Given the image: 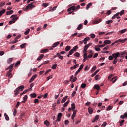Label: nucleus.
<instances>
[{"mask_svg": "<svg viewBox=\"0 0 127 127\" xmlns=\"http://www.w3.org/2000/svg\"><path fill=\"white\" fill-rule=\"evenodd\" d=\"M6 10L5 9H3L2 10H1L0 11V16H1V15H2V14H3V13H4V12H5Z\"/></svg>", "mask_w": 127, "mask_h": 127, "instance_id": "34", "label": "nucleus"}, {"mask_svg": "<svg viewBox=\"0 0 127 127\" xmlns=\"http://www.w3.org/2000/svg\"><path fill=\"white\" fill-rule=\"evenodd\" d=\"M80 7H81L80 5H78L76 7L75 6H73L68 9V11H72V10L77 11L78 10L80 9Z\"/></svg>", "mask_w": 127, "mask_h": 127, "instance_id": "2", "label": "nucleus"}, {"mask_svg": "<svg viewBox=\"0 0 127 127\" xmlns=\"http://www.w3.org/2000/svg\"><path fill=\"white\" fill-rule=\"evenodd\" d=\"M127 29H123L121 30L120 31L121 33L123 34V33H125V32H127Z\"/></svg>", "mask_w": 127, "mask_h": 127, "instance_id": "44", "label": "nucleus"}, {"mask_svg": "<svg viewBox=\"0 0 127 127\" xmlns=\"http://www.w3.org/2000/svg\"><path fill=\"white\" fill-rule=\"evenodd\" d=\"M93 5V3H89L86 6V9H87V10H88V9H89L90 8V7H91V6H92V5Z\"/></svg>", "mask_w": 127, "mask_h": 127, "instance_id": "27", "label": "nucleus"}, {"mask_svg": "<svg viewBox=\"0 0 127 127\" xmlns=\"http://www.w3.org/2000/svg\"><path fill=\"white\" fill-rule=\"evenodd\" d=\"M4 117H5V120H6V121H9V117L8 116L7 114L5 113Z\"/></svg>", "mask_w": 127, "mask_h": 127, "instance_id": "30", "label": "nucleus"}, {"mask_svg": "<svg viewBox=\"0 0 127 127\" xmlns=\"http://www.w3.org/2000/svg\"><path fill=\"white\" fill-rule=\"evenodd\" d=\"M70 81H72V82H76V81H77V77H75L74 78V75H72L71 77H70Z\"/></svg>", "mask_w": 127, "mask_h": 127, "instance_id": "10", "label": "nucleus"}, {"mask_svg": "<svg viewBox=\"0 0 127 127\" xmlns=\"http://www.w3.org/2000/svg\"><path fill=\"white\" fill-rule=\"evenodd\" d=\"M44 57V54H41L38 58H37V60L38 61H39L40 60H41V59H42L43 58V57Z\"/></svg>", "mask_w": 127, "mask_h": 127, "instance_id": "17", "label": "nucleus"}, {"mask_svg": "<svg viewBox=\"0 0 127 127\" xmlns=\"http://www.w3.org/2000/svg\"><path fill=\"white\" fill-rule=\"evenodd\" d=\"M127 40V38H125L124 39H122V43H125Z\"/></svg>", "mask_w": 127, "mask_h": 127, "instance_id": "62", "label": "nucleus"}, {"mask_svg": "<svg viewBox=\"0 0 127 127\" xmlns=\"http://www.w3.org/2000/svg\"><path fill=\"white\" fill-rule=\"evenodd\" d=\"M76 108V106H75V103H72L71 104V110L72 111H75V109Z\"/></svg>", "mask_w": 127, "mask_h": 127, "instance_id": "26", "label": "nucleus"}, {"mask_svg": "<svg viewBox=\"0 0 127 127\" xmlns=\"http://www.w3.org/2000/svg\"><path fill=\"white\" fill-rule=\"evenodd\" d=\"M90 36H91V38H95V37H96V35L94 34H91L90 35Z\"/></svg>", "mask_w": 127, "mask_h": 127, "instance_id": "64", "label": "nucleus"}, {"mask_svg": "<svg viewBox=\"0 0 127 127\" xmlns=\"http://www.w3.org/2000/svg\"><path fill=\"white\" fill-rule=\"evenodd\" d=\"M76 114H77V110H74L73 111V114L71 116V119L72 120H74V119L75 118V117H76Z\"/></svg>", "mask_w": 127, "mask_h": 127, "instance_id": "11", "label": "nucleus"}, {"mask_svg": "<svg viewBox=\"0 0 127 127\" xmlns=\"http://www.w3.org/2000/svg\"><path fill=\"white\" fill-rule=\"evenodd\" d=\"M124 13H125V11H124L123 10H122V11H121L120 12H118L116 14H115L112 17V19H115V18H117V19H120V18H121V17H120L119 16V15H120L121 16H122V15L123 14H124Z\"/></svg>", "mask_w": 127, "mask_h": 127, "instance_id": "1", "label": "nucleus"}, {"mask_svg": "<svg viewBox=\"0 0 127 127\" xmlns=\"http://www.w3.org/2000/svg\"><path fill=\"white\" fill-rule=\"evenodd\" d=\"M69 103H70L69 100H68L64 104V107H66V106H68V104H69Z\"/></svg>", "mask_w": 127, "mask_h": 127, "instance_id": "38", "label": "nucleus"}, {"mask_svg": "<svg viewBox=\"0 0 127 127\" xmlns=\"http://www.w3.org/2000/svg\"><path fill=\"white\" fill-rule=\"evenodd\" d=\"M88 48H89V45H86L84 46L83 51H84V52H87V50H88Z\"/></svg>", "mask_w": 127, "mask_h": 127, "instance_id": "25", "label": "nucleus"}, {"mask_svg": "<svg viewBox=\"0 0 127 127\" xmlns=\"http://www.w3.org/2000/svg\"><path fill=\"white\" fill-rule=\"evenodd\" d=\"M120 54L121 55V57H124L125 55H127V51L121 52Z\"/></svg>", "mask_w": 127, "mask_h": 127, "instance_id": "12", "label": "nucleus"}, {"mask_svg": "<svg viewBox=\"0 0 127 127\" xmlns=\"http://www.w3.org/2000/svg\"><path fill=\"white\" fill-rule=\"evenodd\" d=\"M23 100H24V101H22V103H25V102H26V101L27 100V95H25L23 97Z\"/></svg>", "mask_w": 127, "mask_h": 127, "instance_id": "39", "label": "nucleus"}, {"mask_svg": "<svg viewBox=\"0 0 127 127\" xmlns=\"http://www.w3.org/2000/svg\"><path fill=\"white\" fill-rule=\"evenodd\" d=\"M112 109H113V107H112L111 106H109L107 107L106 111H110V110H112Z\"/></svg>", "mask_w": 127, "mask_h": 127, "instance_id": "53", "label": "nucleus"}, {"mask_svg": "<svg viewBox=\"0 0 127 127\" xmlns=\"http://www.w3.org/2000/svg\"><path fill=\"white\" fill-rule=\"evenodd\" d=\"M58 58H59V59H61V60H62L64 59V57H63V56H61L60 55V53H59Z\"/></svg>", "mask_w": 127, "mask_h": 127, "instance_id": "35", "label": "nucleus"}, {"mask_svg": "<svg viewBox=\"0 0 127 127\" xmlns=\"http://www.w3.org/2000/svg\"><path fill=\"white\" fill-rule=\"evenodd\" d=\"M37 77V75L35 74L30 79L29 83H32L33 81L35 79V78Z\"/></svg>", "mask_w": 127, "mask_h": 127, "instance_id": "9", "label": "nucleus"}, {"mask_svg": "<svg viewBox=\"0 0 127 127\" xmlns=\"http://www.w3.org/2000/svg\"><path fill=\"white\" fill-rule=\"evenodd\" d=\"M34 3V2H33L31 4H29L28 6H26V7L24 9L25 11H27L29 9H32V8H34L35 6L34 5H32Z\"/></svg>", "mask_w": 127, "mask_h": 127, "instance_id": "3", "label": "nucleus"}, {"mask_svg": "<svg viewBox=\"0 0 127 127\" xmlns=\"http://www.w3.org/2000/svg\"><path fill=\"white\" fill-rule=\"evenodd\" d=\"M6 76L9 77V78L10 79L11 78H12V74L9 73V72H7Z\"/></svg>", "mask_w": 127, "mask_h": 127, "instance_id": "33", "label": "nucleus"}, {"mask_svg": "<svg viewBox=\"0 0 127 127\" xmlns=\"http://www.w3.org/2000/svg\"><path fill=\"white\" fill-rule=\"evenodd\" d=\"M74 56H75L76 57H80V54L78 52H76L74 54Z\"/></svg>", "mask_w": 127, "mask_h": 127, "instance_id": "45", "label": "nucleus"}, {"mask_svg": "<svg viewBox=\"0 0 127 127\" xmlns=\"http://www.w3.org/2000/svg\"><path fill=\"white\" fill-rule=\"evenodd\" d=\"M14 64H12L11 65H10L8 68L6 69V70L7 71V70H8V69H12V68H13V66H14Z\"/></svg>", "mask_w": 127, "mask_h": 127, "instance_id": "42", "label": "nucleus"}, {"mask_svg": "<svg viewBox=\"0 0 127 127\" xmlns=\"http://www.w3.org/2000/svg\"><path fill=\"white\" fill-rule=\"evenodd\" d=\"M104 44L107 45V44H111L112 43V42L110 40H105L104 41Z\"/></svg>", "mask_w": 127, "mask_h": 127, "instance_id": "15", "label": "nucleus"}, {"mask_svg": "<svg viewBox=\"0 0 127 127\" xmlns=\"http://www.w3.org/2000/svg\"><path fill=\"white\" fill-rule=\"evenodd\" d=\"M82 28H83V25L82 24H80L77 27V30H81V29H82Z\"/></svg>", "mask_w": 127, "mask_h": 127, "instance_id": "31", "label": "nucleus"}, {"mask_svg": "<svg viewBox=\"0 0 127 127\" xmlns=\"http://www.w3.org/2000/svg\"><path fill=\"white\" fill-rule=\"evenodd\" d=\"M117 62H118V59H115L114 58V59L113 61V64H116Z\"/></svg>", "mask_w": 127, "mask_h": 127, "instance_id": "51", "label": "nucleus"}, {"mask_svg": "<svg viewBox=\"0 0 127 127\" xmlns=\"http://www.w3.org/2000/svg\"><path fill=\"white\" fill-rule=\"evenodd\" d=\"M106 23H107V24H110V23H113V20H110L107 21Z\"/></svg>", "mask_w": 127, "mask_h": 127, "instance_id": "55", "label": "nucleus"}, {"mask_svg": "<svg viewBox=\"0 0 127 127\" xmlns=\"http://www.w3.org/2000/svg\"><path fill=\"white\" fill-rule=\"evenodd\" d=\"M96 69H97V66H93L91 69V72H94V71L96 70Z\"/></svg>", "mask_w": 127, "mask_h": 127, "instance_id": "57", "label": "nucleus"}, {"mask_svg": "<svg viewBox=\"0 0 127 127\" xmlns=\"http://www.w3.org/2000/svg\"><path fill=\"white\" fill-rule=\"evenodd\" d=\"M83 68H84V65L83 64H81L79 66V68L78 69V70L75 72L74 76H77V75H78V73L80 72L81 71H82V70L83 69Z\"/></svg>", "mask_w": 127, "mask_h": 127, "instance_id": "4", "label": "nucleus"}, {"mask_svg": "<svg viewBox=\"0 0 127 127\" xmlns=\"http://www.w3.org/2000/svg\"><path fill=\"white\" fill-rule=\"evenodd\" d=\"M16 20H17L16 18H13L12 20H11L9 22V24H12L13 23H14L15 21H16Z\"/></svg>", "mask_w": 127, "mask_h": 127, "instance_id": "14", "label": "nucleus"}, {"mask_svg": "<svg viewBox=\"0 0 127 127\" xmlns=\"http://www.w3.org/2000/svg\"><path fill=\"white\" fill-rule=\"evenodd\" d=\"M70 49H71V46H67L65 48V51L66 52L69 51V50H70Z\"/></svg>", "mask_w": 127, "mask_h": 127, "instance_id": "36", "label": "nucleus"}, {"mask_svg": "<svg viewBox=\"0 0 127 127\" xmlns=\"http://www.w3.org/2000/svg\"><path fill=\"white\" fill-rule=\"evenodd\" d=\"M62 117V113H59L57 116V119L56 121H58V122H60L61 121Z\"/></svg>", "mask_w": 127, "mask_h": 127, "instance_id": "7", "label": "nucleus"}, {"mask_svg": "<svg viewBox=\"0 0 127 127\" xmlns=\"http://www.w3.org/2000/svg\"><path fill=\"white\" fill-rule=\"evenodd\" d=\"M73 53H74V51H73L72 49H71L69 52V54L70 55H72V54H73Z\"/></svg>", "mask_w": 127, "mask_h": 127, "instance_id": "63", "label": "nucleus"}, {"mask_svg": "<svg viewBox=\"0 0 127 127\" xmlns=\"http://www.w3.org/2000/svg\"><path fill=\"white\" fill-rule=\"evenodd\" d=\"M17 113V110H16V109L15 108L14 109V111H13V116H14V117H15V116H16Z\"/></svg>", "mask_w": 127, "mask_h": 127, "instance_id": "50", "label": "nucleus"}, {"mask_svg": "<svg viewBox=\"0 0 127 127\" xmlns=\"http://www.w3.org/2000/svg\"><path fill=\"white\" fill-rule=\"evenodd\" d=\"M12 13H13V10H10V11L6 12V15H10V14H12Z\"/></svg>", "mask_w": 127, "mask_h": 127, "instance_id": "32", "label": "nucleus"}, {"mask_svg": "<svg viewBox=\"0 0 127 127\" xmlns=\"http://www.w3.org/2000/svg\"><path fill=\"white\" fill-rule=\"evenodd\" d=\"M30 32V29H28L27 30H26L24 33L25 35H27V34H28V33H29Z\"/></svg>", "mask_w": 127, "mask_h": 127, "instance_id": "43", "label": "nucleus"}, {"mask_svg": "<svg viewBox=\"0 0 127 127\" xmlns=\"http://www.w3.org/2000/svg\"><path fill=\"white\" fill-rule=\"evenodd\" d=\"M30 97H31V98H36L37 95L36 93H33V94H31L30 95Z\"/></svg>", "mask_w": 127, "mask_h": 127, "instance_id": "37", "label": "nucleus"}, {"mask_svg": "<svg viewBox=\"0 0 127 127\" xmlns=\"http://www.w3.org/2000/svg\"><path fill=\"white\" fill-rule=\"evenodd\" d=\"M24 116H25V113L23 112L22 114H21L20 116V119H22L23 118H24Z\"/></svg>", "mask_w": 127, "mask_h": 127, "instance_id": "41", "label": "nucleus"}, {"mask_svg": "<svg viewBox=\"0 0 127 127\" xmlns=\"http://www.w3.org/2000/svg\"><path fill=\"white\" fill-rule=\"evenodd\" d=\"M84 44L86 45L87 44V41H89L90 40V38L89 37H86L84 39Z\"/></svg>", "mask_w": 127, "mask_h": 127, "instance_id": "29", "label": "nucleus"}, {"mask_svg": "<svg viewBox=\"0 0 127 127\" xmlns=\"http://www.w3.org/2000/svg\"><path fill=\"white\" fill-rule=\"evenodd\" d=\"M68 99V96H66L65 97L63 98L61 101V103H65Z\"/></svg>", "mask_w": 127, "mask_h": 127, "instance_id": "16", "label": "nucleus"}, {"mask_svg": "<svg viewBox=\"0 0 127 127\" xmlns=\"http://www.w3.org/2000/svg\"><path fill=\"white\" fill-rule=\"evenodd\" d=\"M118 42H120L121 43H123V42L122 41V39H119L115 41L114 43L111 44V46H113L115 45V44L118 43Z\"/></svg>", "mask_w": 127, "mask_h": 127, "instance_id": "8", "label": "nucleus"}, {"mask_svg": "<svg viewBox=\"0 0 127 127\" xmlns=\"http://www.w3.org/2000/svg\"><path fill=\"white\" fill-rule=\"evenodd\" d=\"M60 43L59 42H56L55 43L53 44V47L55 48L56 46H58V45H59V44Z\"/></svg>", "mask_w": 127, "mask_h": 127, "instance_id": "24", "label": "nucleus"}, {"mask_svg": "<svg viewBox=\"0 0 127 127\" xmlns=\"http://www.w3.org/2000/svg\"><path fill=\"white\" fill-rule=\"evenodd\" d=\"M52 69L53 70H55V69H56V68H57V64H54L52 66Z\"/></svg>", "mask_w": 127, "mask_h": 127, "instance_id": "40", "label": "nucleus"}, {"mask_svg": "<svg viewBox=\"0 0 127 127\" xmlns=\"http://www.w3.org/2000/svg\"><path fill=\"white\" fill-rule=\"evenodd\" d=\"M48 5H49V4H48V3H43L42 4V6H43V7H47V6H48Z\"/></svg>", "mask_w": 127, "mask_h": 127, "instance_id": "52", "label": "nucleus"}, {"mask_svg": "<svg viewBox=\"0 0 127 127\" xmlns=\"http://www.w3.org/2000/svg\"><path fill=\"white\" fill-rule=\"evenodd\" d=\"M34 104H38L39 103V100L38 99H36L34 101Z\"/></svg>", "mask_w": 127, "mask_h": 127, "instance_id": "58", "label": "nucleus"}, {"mask_svg": "<svg viewBox=\"0 0 127 127\" xmlns=\"http://www.w3.org/2000/svg\"><path fill=\"white\" fill-rule=\"evenodd\" d=\"M102 22V19H95L93 21V23L94 24H98V23H100V22Z\"/></svg>", "mask_w": 127, "mask_h": 127, "instance_id": "6", "label": "nucleus"}, {"mask_svg": "<svg viewBox=\"0 0 127 127\" xmlns=\"http://www.w3.org/2000/svg\"><path fill=\"white\" fill-rule=\"evenodd\" d=\"M118 78V77H113L112 79V81H113V80H114V79H114L113 81H112V83H115V82H116V81H117V79L118 78Z\"/></svg>", "mask_w": 127, "mask_h": 127, "instance_id": "46", "label": "nucleus"}, {"mask_svg": "<svg viewBox=\"0 0 127 127\" xmlns=\"http://www.w3.org/2000/svg\"><path fill=\"white\" fill-rule=\"evenodd\" d=\"M19 90L17 89V88L14 91V95L15 96H17L19 94Z\"/></svg>", "mask_w": 127, "mask_h": 127, "instance_id": "18", "label": "nucleus"}, {"mask_svg": "<svg viewBox=\"0 0 127 127\" xmlns=\"http://www.w3.org/2000/svg\"><path fill=\"white\" fill-rule=\"evenodd\" d=\"M25 45H26V43H24V44L21 45L20 46V47H21V48H24V47H25Z\"/></svg>", "mask_w": 127, "mask_h": 127, "instance_id": "59", "label": "nucleus"}, {"mask_svg": "<svg viewBox=\"0 0 127 127\" xmlns=\"http://www.w3.org/2000/svg\"><path fill=\"white\" fill-rule=\"evenodd\" d=\"M79 67V64H75L74 66H72L70 68L71 70H74V69H76V68H78Z\"/></svg>", "mask_w": 127, "mask_h": 127, "instance_id": "23", "label": "nucleus"}, {"mask_svg": "<svg viewBox=\"0 0 127 127\" xmlns=\"http://www.w3.org/2000/svg\"><path fill=\"white\" fill-rule=\"evenodd\" d=\"M4 5H5V2H3V3H0V7H3V6Z\"/></svg>", "mask_w": 127, "mask_h": 127, "instance_id": "61", "label": "nucleus"}, {"mask_svg": "<svg viewBox=\"0 0 127 127\" xmlns=\"http://www.w3.org/2000/svg\"><path fill=\"white\" fill-rule=\"evenodd\" d=\"M17 89H18L19 91H20V90H21V91H22V90L24 89V85H21V86H19V87L17 88Z\"/></svg>", "mask_w": 127, "mask_h": 127, "instance_id": "22", "label": "nucleus"}, {"mask_svg": "<svg viewBox=\"0 0 127 127\" xmlns=\"http://www.w3.org/2000/svg\"><path fill=\"white\" fill-rule=\"evenodd\" d=\"M94 48H95L96 51H101V49L98 45H95L94 46Z\"/></svg>", "mask_w": 127, "mask_h": 127, "instance_id": "20", "label": "nucleus"}, {"mask_svg": "<svg viewBox=\"0 0 127 127\" xmlns=\"http://www.w3.org/2000/svg\"><path fill=\"white\" fill-rule=\"evenodd\" d=\"M20 64V61H18L15 64V67L16 68V67H17V66H18V65Z\"/></svg>", "mask_w": 127, "mask_h": 127, "instance_id": "48", "label": "nucleus"}, {"mask_svg": "<svg viewBox=\"0 0 127 127\" xmlns=\"http://www.w3.org/2000/svg\"><path fill=\"white\" fill-rule=\"evenodd\" d=\"M86 86H87V85L86 84L83 83L81 85V88H82V89H85V87H86Z\"/></svg>", "mask_w": 127, "mask_h": 127, "instance_id": "49", "label": "nucleus"}, {"mask_svg": "<svg viewBox=\"0 0 127 127\" xmlns=\"http://www.w3.org/2000/svg\"><path fill=\"white\" fill-rule=\"evenodd\" d=\"M12 60H13V58H10L7 60V63H10L12 62Z\"/></svg>", "mask_w": 127, "mask_h": 127, "instance_id": "47", "label": "nucleus"}, {"mask_svg": "<svg viewBox=\"0 0 127 127\" xmlns=\"http://www.w3.org/2000/svg\"><path fill=\"white\" fill-rule=\"evenodd\" d=\"M108 59L109 60H113V59H114V57L113 56H109Z\"/></svg>", "mask_w": 127, "mask_h": 127, "instance_id": "60", "label": "nucleus"}, {"mask_svg": "<svg viewBox=\"0 0 127 127\" xmlns=\"http://www.w3.org/2000/svg\"><path fill=\"white\" fill-rule=\"evenodd\" d=\"M48 49H44L40 51V53H46L48 51Z\"/></svg>", "mask_w": 127, "mask_h": 127, "instance_id": "19", "label": "nucleus"}, {"mask_svg": "<svg viewBox=\"0 0 127 127\" xmlns=\"http://www.w3.org/2000/svg\"><path fill=\"white\" fill-rule=\"evenodd\" d=\"M44 125H46V127H49L50 126V122L48 120H45L44 122Z\"/></svg>", "mask_w": 127, "mask_h": 127, "instance_id": "13", "label": "nucleus"}, {"mask_svg": "<svg viewBox=\"0 0 127 127\" xmlns=\"http://www.w3.org/2000/svg\"><path fill=\"white\" fill-rule=\"evenodd\" d=\"M94 89H95L97 91H100V85H95L94 86Z\"/></svg>", "mask_w": 127, "mask_h": 127, "instance_id": "21", "label": "nucleus"}, {"mask_svg": "<svg viewBox=\"0 0 127 127\" xmlns=\"http://www.w3.org/2000/svg\"><path fill=\"white\" fill-rule=\"evenodd\" d=\"M120 55L121 54L120 53V52H117L115 53H113L112 54V56H113V58L118 59V57H120Z\"/></svg>", "mask_w": 127, "mask_h": 127, "instance_id": "5", "label": "nucleus"}, {"mask_svg": "<svg viewBox=\"0 0 127 127\" xmlns=\"http://www.w3.org/2000/svg\"><path fill=\"white\" fill-rule=\"evenodd\" d=\"M93 111L94 110H93V108H92L91 107L88 108V112H89V114H93Z\"/></svg>", "mask_w": 127, "mask_h": 127, "instance_id": "28", "label": "nucleus"}, {"mask_svg": "<svg viewBox=\"0 0 127 127\" xmlns=\"http://www.w3.org/2000/svg\"><path fill=\"white\" fill-rule=\"evenodd\" d=\"M77 49H78V46L76 45L75 46H74L72 50L74 51H76V50H77Z\"/></svg>", "mask_w": 127, "mask_h": 127, "instance_id": "56", "label": "nucleus"}, {"mask_svg": "<svg viewBox=\"0 0 127 127\" xmlns=\"http://www.w3.org/2000/svg\"><path fill=\"white\" fill-rule=\"evenodd\" d=\"M124 123H125V120H122L121 121H120V125L121 126H123Z\"/></svg>", "mask_w": 127, "mask_h": 127, "instance_id": "54", "label": "nucleus"}]
</instances>
